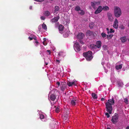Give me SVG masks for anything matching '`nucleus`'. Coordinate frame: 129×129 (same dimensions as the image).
Segmentation results:
<instances>
[{"mask_svg": "<svg viewBox=\"0 0 129 129\" xmlns=\"http://www.w3.org/2000/svg\"><path fill=\"white\" fill-rule=\"evenodd\" d=\"M115 104L114 100L113 98L111 99H109L106 103V111L111 114L112 113L113 110L112 105H113Z\"/></svg>", "mask_w": 129, "mask_h": 129, "instance_id": "f257e3e1", "label": "nucleus"}, {"mask_svg": "<svg viewBox=\"0 0 129 129\" xmlns=\"http://www.w3.org/2000/svg\"><path fill=\"white\" fill-rule=\"evenodd\" d=\"M92 54V52L90 51H89L87 52H84L83 54V56L88 61H90L92 59L93 56Z\"/></svg>", "mask_w": 129, "mask_h": 129, "instance_id": "f03ea898", "label": "nucleus"}, {"mask_svg": "<svg viewBox=\"0 0 129 129\" xmlns=\"http://www.w3.org/2000/svg\"><path fill=\"white\" fill-rule=\"evenodd\" d=\"M114 9L115 16L117 17H120L121 14L120 9L118 7H115L114 8Z\"/></svg>", "mask_w": 129, "mask_h": 129, "instance_id": "7ed1b4c3", "label": "nucleus"}, {"mask_svg": "<svg viewBox=\"0 0 129 129\" xmlns=\"http://www.w3.org/2000/svg\"><path fill=\"white\" fill-rule=\"evenodd\" d=\"M75 44L74 46V47L75 50L76 52H78L81 50V47L80 46L78 42H76L74 43Z\"/></svg>", "mask_w": 129, "mask_h": 129, "instance_id": "20e7f679", "label": "nucleus"}, {"mask_svg": "<svg viewBox=\"0 0 129 129\" xmlns=\"http://www.w3.org/2000/svg\"><path fill=\"white\" fill-rule=\"evenodd\" d=\"M118 117L117 115H114L112 116L111 121L114 124L116 123L118 121Z\"/></svg>", "mask_w": 129, "mask_h": 129, "instance_id": "39448f33", "label": "nucleus"}, {"mask_svg": "<svg viewBox=\"0 0 129 129\" xmlns=\"http://www.w3.org/2000/svg\"><path fill=\"white\" fill-rule=\"evenodd\" d=\"M64 27L61 24H60L58 26V29L59 33L60 34H62L63 33V29Z\"/></svg>", "mask_w": 129, "mask_h": 129, "instance_id": "423d86ee", "label": "nucleus"}, {"mask_svg": "<svg viewBox=\"0 0 129 129\" xmlns=\"http://www.w3.org/2000/svg\"><path fill=\"white\" fill-rule=\"evenodd\" d=\"M103 10L102 7L101 6H99L97 9L95 11L94 13L97 14L100 13Z\"/></svg>", "mask_w": 129, "mask_h": 129, "instance_id": "0eeeda50", "label": "nucleus"}, {"mask_svg": "<svg viewBox=\"0 0 129 129\" xmlns=\"http://www.w3.org/2000/svg\"><path fill=\"white\" fill-rule=\"evenodd\" d=\"M66 83L65 82H62L61 84V90L63 91L66 87Z\"/></svg>", "mask_w": 129, "mask_h": 129, "instance_id": "6e6552de", "label": "nucleus"}, {"mask_svg": "<svg viewBox=\"0 0 129 129\" xmlns=\"http://www.w3.org/2000/svg\"><path fill=\"white\" fill-rule=\"evenodd\" d=\"M84 36V34L81 33H79L77 36V38L79 39H82Z\"/></svg>", "mask_w": 129, "mask_h": 129, "instance_id": "1a4fd4ad", "label": "nucleus"}, {"mask_svg": "<svg viewBox=\"0 0 129 129\" xmlns=\"http://www.w3.org/2000/svg\"><path fill=\"white\" fill-rule=\"evenodd\" d=\"M118 21L117 19H115L113 24V27L115 29L117 28L118 27Z\"/></svg>", "mask_w": 129, "mask_h": 129, "instance_id": "9d476101", "label": "nucleus"}, {"mask_svg": "<svg viewBox=\"0 0 129 129\" xmlns=\"http://www.w3.org/2000/svg\"><path fill=\"white\" fill-rule=\"evenodd\" d=\"M96 46L97 48H100L101 44L102 43L100 41H96Z\"/></svg>", "mask_w": 129, "mask_h": 129, "instance_id": "9b49d317", "label": "nucleus"}, {"mask_svg": "<svg viewBox=\"0 0 129 129\" xmlns=\"http://www.w3.org/2000/svg\"><path fill=\"white\" fill-rule=\"evenodd\" d=\"M77 82V81L76 80H73V81L72 82H69L67 83V84L69 86H72L73 85H76V84L75 83Z\"/></svg>", "mask_w": 129, "mask_h": 129, "instance_id": "f8f14e48", "label": "nucleus"}, {"mask_svg": "<svg viewBox=\"0 0 129 129\" xmlns=\"http://www.w3.org/2000/svg\"><path fill=\"white\" fill-rule=\"evenodd\" d=\"M107 15L109 20L111 22L113 21V18L111 14L108 13Z\"/></svg>", "mask_w": 129, "mask_h": 129, "instance_id": "ddd939ff", "label": "nucleus"}, {"mask_svg": "<svg viewBox=\"0 0 129 129\" xmlns=\"http://www.w3.org/2000/svg\"><path fill=\"white\" fill-rule=\"evenodd\" d=\"M50 98L51 100L54 101L56 98V96L55 94H52L50 95Z\"/></svg>", "mask_w": 129, "mask_h": 129, "instance_id": "4468645a", "label": "nucleus"}, {"mask_svg": "<svg viewBox=\"0 0 129 129\" xmlns=\"http://www.w3.org/2000/svg\"><path fill=\"white\" fill-rule=\"evenodd\" d=\"M120 39L121 40V42L123 43H124L127 40V38H126V37L124 36L121 38Z\"/></svg>", "mask_w": 129, "mask_h": 129, "instance_id": "2eb2a0df", "label": "nucleus"}, {"mask_svg": "<svg viewBox=\"0 0 129 129\" xmlns=\"http://www.w3.org/2000/svg\"><path fill=\"white\" fill-rule=\"evenodd\" d=\"M89 47L92 50L95 49L97 48L96 45L93 44H92L90 45Z\"/></svg>", "mask_w": 129, "mask_h": 129, "instance_id": "dca6fc26", "label": "nucleus"}, {"mask_svg": "<svg viewBox=\"0 0 129 129\" xmlns=\"http://www.w3.org/2000/svg\"><path fill=\"white\" fill-rule=\"evenodd\" d=\"M97 2H91V6L93 7V9H96L95 5L97 3Z\"/></svg>", "mask_w": 129, "mask_h": 129, "instance_id": "f3484780", "label": "nucleus"}, {"mask_svg": "<svg viewBox=\"0 0 129 129\" xmlns=\"http://www.w3.org/2000/svg\"><path fill=\"white\" fill-rule=\"evenodd\" d=\"M62 118L64 120H66L69 119L68 114H64L62 116Z\"/></svg>", "mask_w": 129, "mask_h": 129, "instance_id": "a211bd4d", "label": "nucleus"}, {"mask_svg": "<svg viewBox=\"0 0 129 129\" xmlns=\"http://www.w3.org/2000/svg\"><path fill=\"white\" fill-rule=\"evenodd\" d=\"M77 102V101L76 100H72L71 101V104L72 105L75 106L76 105Z\"/></svg>", "mask_w": 129, "mask_h": 129, "instance_id": "6ab92c4d", "label": "nucleus"}, {"mask_svg": "<svg viewBox=\"0 0 129 129\" xmlns=\"http://www.w3.org/2000/svg\"><path fill=\"white\" fill-rule=\"evenodd\" d=\"M59 18V17H57L54 18L51 20V21L53 22H55L57 21Z\"/></svg>", "mask_w": 129, "mask_h": 129, "instance_id": "aec40b11", "label": "nucleus"}, {"mask_svg": "<svg viewBox=\"0 0 129 129\" xmlns=\"http://www.w3.org/2000/svg\"><path fill=\"white\" fill-rule=\"evenodd\" d=\"M55 13L56 14L57 13V11L59 10V6H56L55 7Z\"/></svg>", "mask_w": 129, "mask_h": 129, "instance_id": "412c9836", "label": "nucleus"}, {"mask_svg": "<svg viewBox=\"0 0 129 129\" xmlns=\"http://www.w3.org/2000/svg\"><path fill=\"white\" fill-rule=\"evenodd\" d=\"M92 96L93 98L94 99H96L97 98V95L95 93H92Z\"/></svg>", "mask_w": 129, "mask_h": 129, "instance_id": "4be33fe9", "label": "nucleus"}, {"mask_svg": "<svg viewBox=\"0 0 129 129\" xmlns=\"http://www.w3.org/2000/svg\"><path fill=\"white\" fill-rule=\"evenodd\" d=\"M44 14L45 16H48L50 15V13L49 11H47L45 12Z\"/></svg>", "mask_w": 129, "mask_h": 129, "instance_id": "5701e85b", "label": "nucleus"}, {"mask_svg": "<svg viewBox=\"0 0 129 129\" xmlns=\"http://www.w3.org/2000/svg\"><path fill=\"white\" fill-rule=\"evenodd\" d=\"M122 67V66L121 64L117 65L115 67L116 69L118 70L121 69Z\"/></svg>", "mask_w": 129, "mask_h": 129, "instance_id": "b1692460", "label": "nucleus"}, {"mask_svg": "<svg viewBox=\"0 0 129 129\" xmlns=\"http://www.w3.org/2000/svg\"><path fill=\"white\" fill-rule=\"evenodd\" d=\"M78 13L81 15H83L84 14V12L83 10H80L78 12Z\"/></svg>", "mask_w": 129, "mask_h": 129, "instance_id": "393cba45", "label": "nucleus"}, {"mask_svg": "<svg viewBox=\"0 0 129 129\" xmlns=\"http://www.w3.org/2000/svg\"><path fill=\"white\" fill-rule=\"evenodd\" d=\"M103 10L104 11H107L109 10V8L107 6H105L103 7V8H102Z\"/></svg>", "mask_w": 129, "mask_h": 129, "instance_id": "a878e982", "label": "nucleus"}, {"mask_svg": "<svg viewBox=\"0 0 129 129\" xmlns=\"http://www.w3.org/2000/svg\"><path fill=\"white\" fill-rule=\"evenodd\" d=\"M94 26V24L92 23H90L89 24V27L90 28H93V26Z\"/></svg>", "mask_w": 129, "mask_h": 129, "instance_id": "bb28decb", "label": "nucleus"}, {"mask_svg": "<svg viewBox=\"0 0 129 129\" xmlns=\"http://www.w3.org/2000/svg\"><path fill=\"white\" fill-rule=\"evenodd\" d=\"M42 28L46 30L47 29L46 25L44 24H43L42 25Z\"/></svg>", "mask_w": 129, "mask_h": 129, "instance_id": "cd10ccee", "label": "nucleus"}, {"mask_svg": "<svg viewBox=\"0 0 129 129\" xmlns=\"http://www.w3.org/2000/svg\"><path fill=\"white\" fill-rule=\"evenodd\" d=\"M75 10L78 12L80 10V7L79 6H77L75 8Z\"/></svg>", "mask_w": 129, "mask_h": 129, "instance_id": "c85d7f7f", "label": "nucleus"}, {"mask_svg": "<svg viewBox=\"0 0 129 129\" xmlns=\"http://www.w3.org/2000/svg\"><path fill=\"white\" fill-rule=\"evenodd\" d=\"M107 38L108 39H110L113 36V35H107Z\"/></svg>", "mask_w": 129, "mask_h": 129, "instance_id": "c756f323", "label": "nucleus"}, {"mask_svg": "<svg viewBox=\"0 0 129 129\" xmlns=\"http://www.w3.org/2000/svg\"><path fill=\"white\" fill-rule=\"evenodd\" d=\"M86 33L88 35L90 36L92 34V33L90 30H88L87 31Z\"/></svg>", "mask_w": 129, "mask_h": 129, "instance_id": "7c9ffc66", "label": "nucleus"}, {"mask_svg": "<svg viewBox=\"0 0 129 129\" xmlns=\"http://www.w3.org/2000/svg\"><path fill=\"white\" fill-rule=\"evenodd\" d=\"M115 31L114 30H113L112 28H111L110 29V31H108L107 32V33L109 34L110 33H114Z\"/></svg>", "mask_w": 129, "mask_h": 129, "instance_id": "2f4dec72", "label": "nucleus"}, {"mask_svg": "<svg viewBox=\"0 0 129 129\" xmlns=\"http://www.w3.org/2000/svg\"><path fill=\"white\" fill-rule=\"evenodd\" d=\"M101 36L102 37L105 38L106 37V34L104 33H102L101 34Z\"/></svg>", "mask_w": 129, "mask_h": 129, "instance_id": "473e14b6", "label": "nucleus"}, {"mask_svg": "<svg viewBox=\"0 0 129 129\" xmlns=\"http://www.w3.org/2000/svg\"><path fill=\"white\" fill-rule=\"evenodd\" d=\"M124 102L126 104H128V102L127 99L125 98L124 99Z\"/></svg>", "mask_w": 129, "mask_h": 129, "instance_id": "72a5a7b5", "label": "nucleus"}, {"mask_svg": "<svg viewBox=\"0 0 129 129\" xmlns=\"http://www.w3.org/2000/svg\"><path fill=\"white\" fill-rule=\"evenodd\" d=\"M40 118L41 119H43L44 117V116L42 114L40 115Z\"/></svg>", "mask_w": 129, "mask_h": 129, "instance_id": "f704fd0d", "label": "nucleus"}, {"mask_svg": "<svg viewBox=\"0 0 129 129\" xmlns=\"http://www.w3.org/2000/svg\"><path fill=\"white\" fill-rule=\"evenodd\" d=\"M55 111L57 113H58L59 111V109L58 108H56L55 109Z\"/></svg>", "mask_w": 129, "mask_h": 129, "instance_id": "c9c22d12", "label": "nucleus"}, {"mask_svg": "<svg viewBox=\"0 0 129 129\" xmlns=\"http://www.w3.org/2000/svg\"><path fill=\"white\" fill-rule=\"evenodd\" d=\"M105 115L107 116V118H109L110 117V115L107 112L105 113Z\"/></svg>", "mask_w": 129, "mask_h": 129, "instance_id": "e433bc0d", "label": "nucleus"}, {"mask_svg": "<svg viewBox=\"0 0 129 129\" xmlns=\"http://www.w3.org/2000/svg\"><path fill=\"white\" fill-rule=\"evenodd\" d=\"M45 18L44 16H42L41 17V19L42 20H44Z\"/></svg>", "mask_w": 129, "mask_h": 129, "instance_id": "4c0bfd02", "label": "nucleus"}, {"mask_svg": "<svg viewBox=\"0 0 129 129\" xmlns=\"http://www.w3.org/2000/svg\"><path fill=\"white\" fill-rule=\"evenodd\" d=\"M120 29H124L125 27L124 26H123V25H121V26L120 27Z\"/></svg>", "mask_w": 129, "mask_h": 129, "instance_id": "58836bf2", "label": "nucleus"}, {"mask_svg": "<svg viewBox=\"0 0 129 129\" xmlns=\"http://www.w3.org/2000/svg\"><path fill=\"white\" fill-rule=\"evenodd\" d=\"M56 84L57 85H58V87H59L60 85V83L59 82H56Z\"/></svg>", "mask_w": 129, "mask_h": 129, "instance_id": "ea45409f", "label": "nucleus"}, {"mask_svg": "<svg viewBox=\"0 0 129 129\" xmlns=\"http://www.w3.org/2000/svg\"><path fill=\"white\" fill-rule=\"evenodd\" d=\"M79 41L80 43L82 44L83 45L84 44V43L82 41L80 40Z\"/></svg>", "mask_w": 129, "mask_h": 129, "instance_id": "a19ab883", "label": "nucleus"}, {"mask_svg": "<svg viewBox=\"0 0 129 129\" xmlns=\"http://www.w3.org/2000/svg\"><path fill=\"white\" fill-rule=\"evenodd\" d=\"M47 51L49 53V54L50 55L51 54V52L50 50H47Z\"/></svg>", "mask_w": 129, "mask_h": 129, "instance_id": "79ce46f5", "label": "nucleus"}, {"mask_svg": "<svg viewBox=\"0 0 129 129\" xmlns=\"http://www.w3.org/2000/svg\"><path fill=\"white\" fill-rule=\"evenodd\" d=\"M33 39L35 40H37V37L36 36H34L33 37Z\"/></svg>", "mask_w": 129, "mask_h": 129, "instance_id": "37998d69", "label": "nucleus"}, {"mask_svg": "<svg viewBox=\"0 0 129 129\" xmlns=\"http://www.w3.org/2000/svg\"><path fill=\"white\" fill-rule=\"evenodd\" d=\"M28 39L30 40H33V38L30 37H29Z\"/></svg>", "mask_w": 129, "mask_h": 129, "instance_id": "c03bdc74", "label": "nucleus"}, {"mask_svg": "<svg viewBox=\"0 0 129 129\" xmlns=\"http://www.w3.org/2000/svg\"><path fill=\"white\" fill-rule=\"evenodd\" d=\"M35 43H36L37 45H38V44H39L38 42V41H35Z\"/></svg>", "mask_w": 129, "mask_h": 129, "instance_id": "a18cd8bd", "label": "nucleus"}, {"mask_svg": "<svg viewBox=\"0 0 129 129\" xmlns=\"http://www.w3.org/2000/svg\"><path fill=\"white\" fill-rule=\"evenodd\" d=\"M104 99L103 98H102L101 99V101H104Z\"/></svg>", "mask_w": 129, "mask_h": 129, "instance_id": "49530a36", "label": "nucleus"}, {"mask_svg": "<svg viewBox=\"0 0 129 129\" xmlns=\"http://www.w3.org/2000/svg\"><path fill=\"white\" fill-rule=\"evenodd\" d=\"M56 61L58 62V63H59L60 62V61L59 60H58V59L56 60Z\"/></svg>", "mask_w": 129, "mask_h": 129, "instance_id": "de8ad7c7", "label": "nucleus"}, {"mask_svg": "<svg viewBox=\"0 0 129 129\" xmlns=\"http://www.w3.org/2000/svg\"><path fill=\"white\" fill-rule=\"evenodd\" d=\"M125 129H129V126H127Z\"/></svg>", "mask_w": 129, "mask_h": 129, "instance_id": "09e8293b", "label": "nucleus"}, {"mask_svg": "<svg viewBox=\"0 0 129 129\" xmlns=\"http://www.w3.org/2000/svg\"><path fill=\"white\" fill-rule=\"evenodd\" d=\"M29 9H32V7L31 6L29 7Z\"/></svg>", "mask_w": 129, "mask_h": 129, "instance_id": "8fccbe9b", "label": "nucleus"}, {"mask_svg": "<svg viewBox=\"0 0 129 129\" xmlns=\"http://www.w3.org/2000/svg\"><path fill=\"white\" fill-rule=\"evenodd\" d=\"M106 29L108 31H109V29L108 28H107Z\"/></svg>", "mask_w": 129, "mask_h": 129, "instance_id": "3c124183", "label": "nucleus"}, {"mask_svg": "<svg viewBox=\"0 0 129 129\" xmlns=\"http://www.w3.org/2000/svg\"><path fill=\"white\" fill-rule=\"evenodd\" d=\"M43 39H44V41H45L46 40V39L45 38H44Z\"/></svg>", "mask_w": 129, "mask_h": 129, "instance_id": "603ef678", "label": "nucleus"}, {"mask_svg": "<svg viewBox=\"0 0 129 129\" xmlns=\"http://www.w3.org/2000/svg\"><path fill=\"white\" fill-rule=\"evenodd\" d=\"M43 44L44 45H46V44H44V42H43Z\"/></svg>", "mask_w": 129, "mask_h": 129, "instance_id": "864d4df0", "label": "nucleus"}, {"mask_svg": "<svg viewBox=\"0 0 129 129\" xmlns=\"http://www.w3.org/2000/svg\"><path fill=\"white\" fill-rule=\"evenodd\" d=\"M45 64L46 65H47L48 64V63L45 62Z\"/></svg>", "mask_w": 129, "mask_h": 129, "instance_id": "5fc2aeb1", "label": "nucleus"}, {"mask_svg": "<svg viewBox=\"0 0 129 129\" xmlns=\"http://www.w3.org/2000/svg\"><path fill=\"white\" fill-rule=\"evenodd\" d=\"M107 129H111L110 127H107Z\"/></svg>", "mask_w": 129, "mask_h": 129, "instance_id": "6e6d98bb", "label": "nucleus"}, {"mask_svg": "<svg viewBox=\"0 0 129 129\" xmlns=\"http://www.w3.org/2000/svg\"><path fill=\"white\" fill-rule=\"evenodd\" d=\"M127 40L129 41V38L127 39Z\"/></svg>", "mask_w": 129, "mask_h": 129, "instance_id": "4d7b16f0", "label": "nucleus"}, {"mask_svg": "<svg viewBox=\"0 0 129 129\" xmlns=\"http://www.w3.org/2000/svg\"><path fill=\"white\" fill-rule=\"evenodd\" d=\"M128 27H129V22H128Z\"/></svg>", "mask_w": 129, "mask_h": 129, "instance_id": "13d9d810", "label": "nucleus"}]
</instances>
